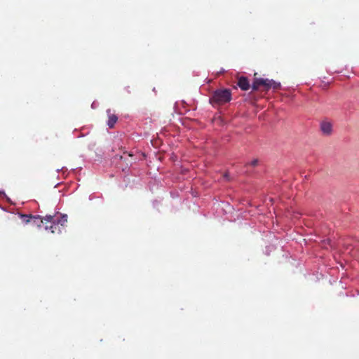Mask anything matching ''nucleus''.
<instances>
[{"label":"nucleus","mask_w":359,"mask_h":359,"mask_svg":"<svg viewBox=\"0 0 359 359\" xmlns=\"http://www.w3.org/2000/svg\"><path fill=\"white\" fill-rule=\"evenodd\" d=\"M21 217L26 223L29 222L31 219H34V222H36V220H40V223L45 224V229L49 230L52 233H60L62 232V228L54 219H45V217L41 218L40 216L32 217L27 215H22Z\"/></svg>","instance_id":"1"},{"label":"nucleus","mask_w":359,"mask_h":359,"mask_svg":"<svg viewBox=\"0 0 359 359\" xmlns=\"http://www.w3.org/2000/svg\"><path fill=\"white\" fill-rule=\"evenodd\" d=\"M231 93L229 89H218L212 93L210 98V102L212 104L222 105L230 102Z\"/></svg>","instance_id":"2"},{"label":"nucleus","mask_w":359,"mask_h":359,"mask_svg":"<svg viewBox=\"0 0 359 359\" xmlns=\"http://www.w3.org/2000/svg\"><path fill=\"white\" fill-rule=\"evenodd\" d=\"M260 86H263L265 90H269L271 88L278 90L280 88V83L272 79L255 78L252 85V90H257Z\"/></svg>","instance_id":"3"},{"label":"nucleus","mask_w":359,"mask_h":359,"mask_svg":"<svg viewBox=\"0 0 359 359\" xmlns=\"http://www.w3.org/2000/svg\"><path fill=\"white\" fill-rule=\"evenodd\" d=\"M45 219H54L56 222V223H58V224L62 229L67 222V215H46L45 217Z\"/></svg>","instance_id":"4"},{"label":"nucleus","mask_w":359,"mask_h":359,"mask_svg":"<svg viewBox=\"0 0 359 359\" xmlns=\"http://www.w3.org/2000/svg\"><path fill=\"white\" fill-rule=\"evenodd\" d=\"M320 130L325 135H330L332 132V124L328 121H323L320 123Z\"/></svg>","instance_id":"5"},{"label":"nucleus","mask_w":359,"mask_h":359,"mask_svg":"<svg viewBox=\"0 0 359 359\" xmlns=\"http://www.w3.org/2000/svg\"><path fill=\"white\" fill-rule=\"evenodd\" d=\"M238 86L243 90H248L250 87L248 79L245 76H241L238 79Z\"/></svg>","instance_id":"6"},{"label":"nucleus","mask_w":359,"mask_h":359,"mask_svg":"<svg viewBox=\"0 0 359 359\" xmlns=\"http://www.w3.org/2000/svg\"><path fill=\"white\" fill-rule=\"evenodd\" d=\"M107 114H108L107 126L110 128H112L114 126L115 123H116V121L118 120V117H117V116L116 114H111L110 109H108L107 111Z\"/></svg>","instance_id":"7"},{"label":"nucleus","mask_w":359,"mask_h":359,"mask_svg":"<svg viewBox=\"0 0 359 359\" xmlns=\"http://www.w3.org/2000/svg\"><path fill=\"white\" fill-rule=\"evenodd\" d=\"M248 165H251L252 167H255L258 165V159H254L251 162L248 163Z\"/></svg>","instance_id":"8"},{"label":"nucleus","mask_w":359,"mask_h":359,"mask_svg":"<svg viewBox=\"0 0 359 359\" xmlns=\"http://www.w3.org/2000/svg\"><path fill=\"white\" fill-rule=\"evenodd\" d=\"M224 177H228V175H227V174H225V175H224Z\"/></svg>","instance_id":"9"}]
</instances>
